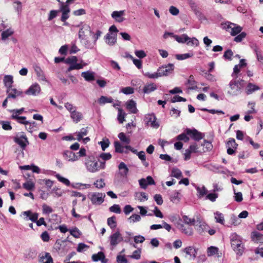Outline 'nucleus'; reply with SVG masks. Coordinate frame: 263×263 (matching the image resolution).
Wrapping results in <instances>:
<instances>
[{
  "instance_id": "nucleus-1",
  "label": "nucleus",
  "mask_w": 263,
  "mask_h": 263,
  "mask_svg": "<svg viewBox=\"0 0 263 263\" xmlns=\"http://www.w3.org/2000/svg\"><path fill=\"white\" fill-rule=\"evenodd\" d=\"M78 27H80L78 35L81 43L83 44L86 48L92 49L93 45L89 40V36L93 34V32L90 26L86 24L81 23L80 25H78Z\"/></svg>"
},
{
  "instance_id": "nucleus-2",
  "label": "nucleus",
  "mask_w": 263,
  "mask_h": 263,
  "mask_svg": "<svg viewBox=\"0 0 263 263\" xmlns=\"http://www.w3.org/2000/svg\"><path fill=\"white\" fill-rule=\"evenodd\" d=\"M231 245L236 254L241 255L243 252V245L241 238L236 233H233L230 236Z\"/></svg>"
},
{
  "instance_id": "nucleus-3",
  "label": "nucleus",
  "mask_w": 263,
  "mask_h": 263,
  "mask_svg": "<svg viewBox=\"0 0 263 263\" xmlns=\"http://www.w3.org/2000/svg\"><path fill=\"white\" fill-rule=\"evenodd\" d=\"M236 78L237 77H235V78ZM241 82H242V80H237L236 79L232 80L229 84L227 90L228 94L231 96H236L239 95L242 87Z\"/></svg>"
},
{
  "instance_id": "nucleus-4",
  "label": "nucleus",
  "mask_w": 263,
  "mask_h": 263,
  "mask_svg": "<svg viewBox=\"0 0 263 263\" xmlns=\"http://www.w3.org/2000/svg\"><path fill=\"white\" fill-rule=\"evenodd\" d=\"M85 165L88 171L95 173L99 171V163L92 155L87 156L85 160Z\"/></svg>"
},
{
  "instance_id": "nucleus-5",
  "label": "nucleus",
  "mask_w": 263,
  "mask_h": 263,
  "mask_svg": "<svg viewBox=\"0 0 263 263\" xmlns=\"http://www.w3.org/2000/svg\"><path fill=\"white\" fill-rule=\"evenodd\" d=\"M223 28L230 33L232 36H236L242 30V28L236 24L227 22L223 24Z\"/></svg>"
},
{
  "instance_id": "nucleus-6",
  "label": "nucleus",
  "mask_w": 263,
  "mask_h": 263,
  "mask_svg": "<svg viewBox=\"0 0 263 263\" xmlns=\"http://www.w3.org/2000/svg\"><path fill=\"white\" fill-rule=\"evenodd\" d=\"M4 82L5 86L7 88V92L8 93V98H15L16 90L11 89V86L13 82V77L10 75L5 76L4 78Z\"/></svg>"
},
{
  "instance_id": "nucleus-7",
  "label": "nucleus",
  "mask_w": 263,
  "mask_h": 263,
  "mask_svg": "<svg viewBox=\"0 0 263 263\" xmlns=\"http://www.w3.org/2000/svg\"><path fill=\"white\" fill-rule=\"evenodd\" d=\"M105 194L102 193H91L88 195V198L93 204L100 205L103 202Z\"/></svg>"
},
{
  "instance_id": "nucleus-8",
  "label": "nucleus",
  "mask_w": 263,
  "mask_h": 263,
  "mask_svg": "<svg viewBox=\"0 0 263 263\" xmlns=\"http://www.w3.org/2000/svg\"><path fill=\"white\" fill-rule=\"evenodd\" d=\"M176 227L182 233L187 236H192L194 234L193 229L191 226L185 224L181 223V221H178Z\"/></svg>"
},
{
  "instance_id": "nucleus-9",
  "label": "nucleus",
  "mask_w": 263,
  "mask_h": 263,
  "mask_svg": "<svg viewBox=\"0 0 263 263\" xmlns=\"http://www.w3.org/2000/svg\"><path fill=\"white\" fill-rule=\"evenodd\" d=\"M197 231L201 235H203L208 231L209 226L200 218H197L195 224Z\"/></svg>"
},
{
  "instance_id": "nucleus-10",
  "label": "nucleus",
  "mask_w": 263,
  "mask_h": 263,
  "mask_svg": "<svg viewBox=\"0 0 263 263\" xmlns=\"http://www.w3.org/2000/svg\"><path fill=\"white\" fill-rule=\"evenodd\" d=\"M174 70V65L173 64L163 65L158 68L160 77L167 76L173 73Z\"/></svg>"
},
{
  "instance_id": "nucleus-11",
  "label": "nucleus",
  "mask_w": 263,
  "mask_h": 263,
  "mask_svg": "<svg viewBox=\"0 0 263 263\" xmlns=\"http://www.w3.org/2000/svg\"><path fill=\"white\" fill-rule=\"evenodd\" d=\"M110 245L116 247L118 244L123 240L121 234L118 231H116L109 236Z\"/></svg>"
},
{
  "instance_id": "nucleus-12",
  "label": "nucleus",
  "mask_w": 263,
  "mask_h": 263,
  "mask_svg": "<svg viewBox=\"0 0 263 263\" xmlns=\"http://www.w3.org/2000/svg\"><path fill=\"white\" fill-rule=\"evenodd\" d=\"M17 144H18L22 149L21 153L17 154V156L21 155V156L23 157L24 155L23 150L25 149L26 147L29 144V141L27 137L23 134L18 138L17 137Z\"/></svg>"
},
{
  "instance_id": "nucleus-13",
  "label": "nucleus",
  "mask_w": 263,
  "mask_h": 263,
  "mask_svg": "<svg viewBox=\"0 0 263 263\" xmlns=\"http://www.w3.org/2000/svg\"><path fill=\"white\" fill-rule=\"evenodd\" d=\"M238 144L236 143L234 139L230 138L226 144L227 147V153L229 155H232L235 153Z\"/></svg>"
},
{
  "instance_id": "nucleus-14",
  "label": "nucleus",
  "mask_w": 263,
  "mask_h": 263,
  "mask_svg": "<svg viewBox=\"0 0 263 263\" xmlns=\"http://www.w3.org/2000/svg\"><path fill=\"white\" fill-rule=\"evenodd\" d=\"M41 87L37 83L33 84L26 90L25 93L27 95L36 96L40 93Z\"/></svg>"
},
{
  "instance_id": "nucleus-15",
  "label": "nucleus",
  "mask_w": 263,
  "mask_h": 263,
  "mask_svg": "<svg viewBox=\"0 0 263 263\" xmlns=\"http://www.w3.org/2000/svg\"><path fill=\"white\" fill-rule=\"evenodd\" d=\"M186 134L190 135L192 139H193L195 141H199L200 140L203 139L204 135L201 133L198 132L197 130L194 129H187Z\"/></svg>"
},
{
  "instance_id": "nucleus-16",
  "label": "nucleus",
  "mask_w": 263,
  "mask_h": 263,
  "mask_svg": "<svg viewBox=\"0 0 263 263\" xmlns=\"http://www.w3.org/2000/svg\"><path fill=\"white\" fill-rule=\"evenodd\" d=\"M140 187L142 189H145L148 185L155 184L154 180L151 176H147L146 179L142 178L139 180Z\"/></svg>"
},
{
  "instance_id": "nucleus-17",
  "label": "nucleus",
  "mask_w": 263,
  "mask_h": 263,
  "mask_svg": "<svg viewBox=\"0 0 263 263\" xmlns=\"http://www.w3.org/2000/svg\"><path fill=\"white\" fill-rule=\"evenodd\" d=\"M145 121L148 125L153 128H158L159 124L156 122V118L154 115H147L145 117Z\"/></svg>"
},
{
  "instance_id": "nucleus-18",
  "label": "nucleus",
  "mask_w": 263,
  "mask_h": 263,
  "mask_svg": "<svg viewBox=\"0 0 263 263\" xmlns=\"http://www.w3.org/2000/svg\"><path fill=\"white\" fill-rule=\"evenodd\" d=\"M125 14V10L114 11L111 13V17L118 23H122L125 20L123 17Z\"/></svg>"
},
{
  "instance_id": "nucleus-19",
  "label": "nucleus",
  "mask_w": 263,
  "mask_h": 263,
  "mask_svg": "<svg viewBox=\"0 0 263 263\" xmlns=\"http://www.w3.org/2000/svg\"><path fill=\"white\" fill-rule=\"evenodd\" d=\"M105 43L109 46L114 45L117 42V34L107 33L104 36Z\"/></svg>"
},
{
  "instance_id": "nucleus-20",
  "label": "nucleus",
  "mask_w": 263,
  "mask_h": 263,
  "mask_svg": "<svg viewBox=\"0 0 263 263\" xmlns=\"http://www.w3.org/2000/svg\"><path fill=\"white\" fill-rule=\"evenodd\" d=\"M65 159L68 161H76L79 159L77 154L70 151H66L64 153Z\"/></svg>"
},
{
  "instance_id": "nucleus-21",
  "label": "nucleus",
  "mask_w": 263,
  "mask_h": 263,
  "mask_svg": "<svg viewBox=\"0 0 263 263\" xmlns=\"http://www.w3.org/2000/svg\"><path fill=\"white\" fill-rule=\"evenodd\" d=\"M184 252L186 255L190 256V259H194L197 255V249L194 247L190 246L185 248Z\"/></svg>"
},
{
  "instance_id": "nucleus-22",
  "label": "nucleus",
  "mask_w": 263,
  "mask_h": 263,
  "mask_svg": "<svg viewBox=\"0 0 263 263\" xmlns=\"http://www.w3.org/2000/svg\"><path fill=\"white\" fill-rule=\"evenodd\" d=\"M22 214L26 217V220H30L32 222H36L39 214L36 213H32L30 211H25L22 213Z\"/></svg>"
},
{
  "instance_id": "nucleus-23",
  "label": "nucleus",
  "mask_w": 263,
  "mask_h": 263,
  "mask_svg": "<svg viewBox=\"0 0 263 263\" xmlns=\"http://www.w3.org/2000/svg\"><path fill=\"white\" fill-rule=\"evenodd\" d=\"M70 118L75 123L80 122L83 118L82 112L78 111L77 109L70 114Z\"/></svg>"
},
{
  "instance_id": "nucleus-24",
  "label": "nucleus",
  "mask_w": 263,
  "mask_h": 263,
  "mask_svg": "<svg viewBox=\"0 0 263 263\" xmlns=\"http://www.w3.org/2000/svg\"><path fill=\"white\" fill-rule=\"evenodd\" d=\"M126 106L127 109L133 114H136L138 111V109L136 107V103L133 100H130L127 101Z\"/></svg>"
},
{
  "instance_id": "nucleus-25",
  "label": "nucleus",
  "mask_w": 263,
  "mask_h": 263,
  "mask_svg": "<svg viewBox=\"0 0 263 263\" xmlns=\"http://www.w3.org/2000/svg\"><path fill=\"white\" fill-rule=\"evenodd\" d=\"M251 238L256 243H263V234L254 231L251 233Z\"/></svg>"
},
{
  "instance_id": "nucleus-26",
  "label": "nucleus",
  "mask_w": 263,
  "mask_h": 263,
  "mask_svg": "<svg viewBox=\"0 0 263 263\" xmlns=\"http://www.w3.org/2000/svg\"><path fill=\"white\" fill-rule=\"evenodd\" d=\"M95 72L91 71H86L82 72L81 76L87 82H90L95 80Z\"/></svg>"
},
{
  "instance_id": "nucleus-27",
  "label": "nucleus",
  "mask_w": 263,
  "mask_h": 263,
  "mask_svg": "<svg viewBox=\"0 0 263 263\" xmlns=\"http://www.w3.org/2000/svg\"><path fill=\"white\" fill-rule=\"evenodd\" d=\"M259 89L260 88L258 86L252 83H249L246 87V92L248 95H249Z\"/></svg>"
},
{
  "instance_id": "nucleus-28",
  "label": "nucleus",
  "mask_w": 263,
  "mask_h": 263,
  "mask_svg": "<svg viewBox=\"0 0 263 263\" xmlns=\"http://www.w3.org/2000/svg\"><path fill=\"white\" fill-rule=\"evenodd\" d=\"M39 262L40 263H53V259L49 253H45L44 255L40 256Z\"/></svg>"
},
{
  "instance_id": "nucleus-29",
  "label": "nucleus",
  "mask_w": 263,
  "mask_h": 263,
  "mask_svg": "<svg viewBox=\"0 0 263 263\" xmlns=\"http://www.w3.org/2000/svg\"><path fill=\"white\" fill-rule=\"evenodd\" d=\"M157 88V86L156 84L155 83H150L145 85L143 89V91L144 93H149L155 90H156Z\"/></svg>"
},
{
  "instance_id": "nucleus-30",
  "label": "nucleus",
  "mask_w": 263,
  "mask_h": 263,
  "mask_svg": "<svg viewBox=\"0 0 263 263\" xmlns=\"http://www.w3.org/2000/svg\"><path fill=\"white\" fill-rule=\"evenodd\" d=\"M118 167L120 171V175L123 177H126L129 170L125 163L123 162H121L119 164Z\"/></svg>"
},
{
  "instance_id": "nucleus-31",
  "label": "nucleus",
  "mask_w": 263,
  "mask_h": 263,
  "mask_svg": "<svg viewBox=\"0 0 263 263\" xmlns=\"http://www.w3.org/2000/svg\"><path fill=\"white\" fill-rule=\"evenodd\" d=\"M207 255L209 257L214 255H216L217 257H220L221 256V255L218 253V248L213 246H211L208 248Z\"/></svg>"
},
{
  "instance_id": "nucleus-32",
  "label": "nucleus",
  "mask_w": 263,
  "mask_h": 263,
  "mask_svg": "<svg viewBox=\"0 0 263 263\" xmlns=\"http://www.w3.org/2000/svg\"><path fill=\"white\" fill-rule=\"evenodd\" d=\"M135 197L136 199L138 200L140 202H144L148 200L147 195L144 192L135 193Z\"/></svg>"
},
{
  "instance_id": "nucleus-33",
  "label": "nucleus",
  "mask_w": 263,
  "mask_h": 263,
  "mask_svg": "<svg viewBox=\"0 0 263 263\" xmlns=\"http://www.w3.org/2000/svg\"><path fill=\"white\" fill-rule=\"evenodd\" d=\"M92 259L94 261H97L98 260H101L102 262L105 263L106 261H104L105 259V255L102 252H99L97 254H94L92 255Z\"/></svg>"
},
{
  "instance_id": "nucleus-34",
  "label": "nucleus",
  "mask_w": 263,
  "mask_h": 263,
  "mask_svg": "<svg viewBox=\"0 0 263 263\" xmlns=\"http://www.w3.org/2000/svg\"><path fill=\"white\" fill-rule=\"evenodd\" d=\"M114 99L111 97H107L106 96H102L99 98L98 102L99 104L103 105L106 103H112Z\"/></svg>"
},
{
  "instance_id": "nucleus-35",
  "label": "nucleus",
  "mask_w": 263,
  "mask_h": 263,
  "mask_svg": "<svg viewBox=\"0 0 263 263\" xmlns=\"http://www.w3.org/2000/svg\"><path fill=\"white\" fill-rule=\"evenodd\" d=\"M187 4L190 6L192 10L195 13L196 15L199 13H201L198 10V6L196 2L193 0H187Z\"/></svg>"
},
{
  "instance_id": "nucleus-36",
  "label": "nucleus",
  "mask_w": 263,
  "mask_h": 263,
  "mask_svg": "<svg viewBox=\"0 0 263 263\" xmlns=\"http://www.w3.org/2000/svg\"><path fill=\"white\" fill-rule=\"evenodd\" d=\"M14 32V30L10 28L3 31L2 33V40L3 41L6 40L9 37L11 36Z\"/></svg>"
},
{
  "instance_id": "nucleus-37",
  "label": "nucleus",
  "mask_w": 263,
  "mask_h": 263,
  "mask_svg": "<svg viewBox=\"0 0 263 263\" xmlns=\"http://www.w3.org/2000/svg\"><path fill=\"white\" fill-rule=\"evenodd\" d=\"M187 88L189 89H196V83L194 80V77L193 76H190L189 79L187 81Z\"/></svg>"
},
{
  "instance_id": "nucleus-38",
  "label": "nucleus",
  "mask_w": 263,
  "mask_h": 263,
  "mask_svg": "<svg viewBox=\"0 0 263 263\" xmlns=\"http://www.w3.org/2000/svg\"><path fill=\"white\" fill-rule=\"evenodd\" d=\"M118 114V120L120 123H123L125 121V117L126 116V114L121 108H117Z\"/></svg>"
},
{
  "instance_id": "nucleus-39",
  "label": "nucleus",
  "mask_w": 263,
  "mask_h": 263,
  "mask_svg": "<svg viewBox=\"0 0 263 263\" xmlns=\"http://www.w3.org/2000/svg\"><path fill=\"white\" fill-rule=\"evenodd\" d=\"M114 146L115 148V151L117 153H127V151H124V146H123L119 141H115L114 142Z\"/></svg>"
},
{
  "instance_id": "nucleus-40",
  "label": "nucleus",
  "mask_w": 263,
  "mask_h": 263,
  "mask_svg": "<svg viewBox=\"0 0 263 263\" xmlns=\"http://www.w3.org/2000/svg\"><path fill=\"white\" fill-rule=\"evenodd\" d=\"M174 37L178 43H185L190 39V37L185 34H183L180 36L175 35Z\"/></svg>"
},
{
  "instance_id": "nucleus-41",
  "label": "nucleus",
  "mask_w": 263,
  "mask_h": 263,
  "mask_svg": "<svg viewBox=\"0 0 263 263\" xmlns=\"http://www.w3.org/2000/svg\"><path fill=\"white\" fill-rule=\"evenodd\" d=\"M182 220L185 224L192 226L195 224L196 219L190 218L187 216L184 215L182 216Z\"/></svg>"
},
{
  "instance_id": "nucleus-42",
  "label": "nucleus",
  "mask_w": 263,
  "mask_h": 263,
  "mask_svg": "<svg viewBox=\"0 0 263 263\" xmlns=\"http://www.w3.org/2000/svg\"><path fill=\"white\" fill-rule=\"evenodd\" d=\"M196 190L197 193H198V196L199 198H201L203 197L205 195H206L208 193V190L205 188L204 186H202L201 187L198 186L196 187Z\"/></svg>"
},
{
  "instance_id": "nucleus-43",
  "label": "nucleus",
  "mask_w": 263,
  "mask_h": 263,
  "mask_svg": "<svg viewBox=\"0 0 263 263\" xmlns=\"http://www.w3.org/2000/svg\"><path fill=\"white\" fill-rule=\"evenodd\" d=\"M60 10L59 11L62 12V13H69L70 12V8L69 7V4L66 3H63L61 2L60 3Z\"/></svg>"
},
{
  "instance_id": "nucleus-44",
  "label": "nucleus",
  "mask_w": 263,
  "mask_h": 263,
  "mask_svg": "<svg viewBox=\"0 0 263 263\" xmlns=\"http://www.w3.org/2000/svg\"><path fill=\"white\" fill-rule=\"evenodd\" d=\"M171 175L172 177L179 179L182 177V173L178 168L174 167L172 170Z\"/></svg>"
},
{
  "instance_id": "nucleus-45",
  "label": "nucleus",
  "mask_w": 263,
  "mask_h": 263,
  "mask_svg": "<svg viewBox=\"0 0 263 263\" xmlns=\"http://www.w3.org/2000/svg\"><path fill=\"white\" fill-rule=\"evenodd\" d=\"M143 74L145 77H146L149 79H158L159 77H160L158 69H157L156 72H155L153 73L147 72L144 73Z\"/></svg>"
},
{
  "instance_id": "nucleus-46",
  "label": "nucleus",
  "mask_w": 263,
  "mask_h": 263,
  "mask_svg": "<svg viewBox=\"0 0 263 263\" xmlns=\"http://www.w3.org/2000/svg\"><path fill=\"white\" fill-rule=\"evenodd\" d=\"M201 146L203 147L202 150V152L209 151L211 150L213 147L212 143L205 140L203 141V142L201 144Z\"/></svg>"
},
{
  "instance_id": "nucleus-47",
  "label": "nucleus",
  "mask_w": 263,
  "mask_h": 263,
  "mask_svg": "<svg viewBox=\"0 0 263 263\" xmlns=\"http://www.w3.org/2000/svg\"><path fill=\"white\" fill-rule=\"evenodd\" d=\"M69 232L72 236L77 238H79L82 235L81 232L76 227L69 229Z\"/></svg>"
},
{
  "instance_id": "nucleus-48",
  "label": "nucleus",
  "mask_w": 263,
  "mask_h": 263,
  "mask_svg": "<svg viewBox=\"0 0 263 263\" xmlns=\"http://www.w3.org/2000/svg\"><path fill=\"white\" fill-rule=\"evenodd\" d=\"M193 55L194 54L193 53H187L180 54H176L175 57L178 60H183L191 58Z\"/></svg>"
},
{
  "instance_id": "nucleus-49",
  "label": "nucleus",
  "mask_w": 263,
  "mask_h": 263,
  "mask_svg": "<svg viewBox=\"0 0 263 263\" xmlns=\"http://www.w3.org/2000/svg\"><path fill=\"white\" fill-rule=\"evenodd\" d=\"M118 138L120 140L125 144H129L130 142V138L127 137L124 133H120L118 134Z\"/></svg>"
},
{
  "instance_id": "nucleus-50",
  "label": "nucleus",
  "mask_w": 263,
  "mask_h": 263,
  "mask_svg": "<svg viewBox=\"0 0 263 263\" xmlns=\"http://www.w3.org/2000/svg\"><path fill=\"white\" fill-rule=\"evenodd\" d=\"M88 130L87 127L82 128L81 129L80 131L77 134V139L78 141H80L83 139V137L84 136H86L87 134Z\"/></svg>"
},
{
  "instance_id": "nucleus-51",
  "label": "nucleus",
  "mask_w": 263,
  "mask_h": 263,
  "mask_svg": "<svg viewBox=\"0 0 263 263\" xmlns=\"http://www.w3.org/2000/svg\"><path fill=\"white\" fill-rule=\"evenodd\" d=\"M55 176L60 182L63 183L67 186L70 185V182L68 179L61 176L59 174H55Z\"/></svg>"
},
{
  "instance_id": "nucleus-52",
  "label": "nucleus",
  "mask_w": 263,
  "mask_h": 263,
  "mask_svg": "<svg viewBox=\"0 0 263 263\" xmlns=\"http://www.w3.org/2000/svg\"><path fill=\"white\" fill-rule=\"evenodd\" d=\"M109 141L107 138H104L102 141L98 143V144L101 145L103 151H105L106 148L109 146Z\"/></svg>"
},
{
  "instance_id": "nucleus-53",
  "label": "nucleus",
  "mask_w": 263,
  "mask_h": 263,
  "mask_svg": "<svg viewBox=\"0 0 263 263\" xmlns=\"http://www.w3.org/2000/svg\"><path fill=\"white\" fill-rule=\"evenodd\" d=\"M141 219L140 216L138 214H133L128 218V220L130 223H134L140 221Z\"/></svg>"
},
{
  "instance_id": "nucleus-54",
  "label": "nucleus",
  "mask_w": 263,
  "mask_h": 263,
  "mask_svg": "<svg viewBox=\"0 0 263 263\" xmlns=\"http://www.w3.org/2000/svg\"><path fill=\"white\" fill-rule=\"evenodd\" d=\"M215 219L218 223L223 224L224 217L222 213L217 212L215 213Z\"/></svg>"
},
{
  "instance_id": "nucleus-55",
  "label": "nucleus",
  "mask_w": 263,
  "mask_h": 263,
  "mask_svg": "<svg viewBox=\"0 0 263 263\" xmlns=\"http://www.w3.org/2000/svg\"><path fill=\"white\" fill-rule=\"evenodd\" d=\"M107 224L111 229H114L116 227V217L112 216L107 219Z\"/></svg>"
},
{
  "instance_id": "nucleus-56",
  "label": "nucleus",
  "mask_w": 263,
  "mask_h": 263,
  "mask_svg": "<svg viewBox=\"0 0 263 263\" xmlns=\"http://www.w3.org/2000/svg\"><path fill=\"white\" fill-rule=\"evenodd\" d=\"M109 210L111 212L117 214H120L121 213V209L119 204H114L109 208Z\"/></svg>"
},
{
  "instance_id": "nucleus-57",
  "label": "nucleus",
  "mask_w": 263,
  "mask_h": 263,
  "mask_svg": "<svg viewBox=\"0 0 263 263\" xmlns=\"http://www.w3.org/2000/svg\"><path fill=\"white\" fill-rule=\"evenodd\" d=\"M64 107L70 112V114L77 109V107L69 102H66L64 104Z\"/></svg>"
},
{
  "instance_id": "nucleus-58",
  "label": "nucleus",
  "mask_w": 263,
  "mask_h": 263,
  "mask_svg": "<svg viewBox=\"0 0 263 263\" xmlns=\"http://www.w3.org/2000/svg\"><path fill=\"white\" fill-rule=\"evenodd\" d=\"M23 186L25 189L30 191L34 188L35 185L33 182L31 181H27L23 183Z\"/></svg>"
},
{
  "instance_id": "nucleus-59",
  "label": "nucleus",
  "mask_w": 263,
  "mask_h": 263,
  "mask_svg": "<svg viewBox=\"0 0 263 263\" xmlns=\"http://www.w3.org/2000/svg\"><path fill=\"white\" fill-rule=\"evenodd\" d=\"M218 194L213 192L207 194L205 197V199L209 200L212 202H215L216 200V199L218 198Z\"/></svg>"
},
{
  "instance_id": "nucleus-60",
  "label": "nucleus",
  "mask_w": 263,
  "mask_h": 263,
  "mask_svg": "<svg viewBox=\"0 0 263 263\" xmlns=\"http://www.w3.org/2000/svg\"><path fill=\"white\" fill-rule=\"evenodd\" d=\"M180 193L178 191H175L171 197V200L174 203H177L180 200Z\"/></svg>"
},
{
  "instance_id": "nucleus-61",
  "label": "nucleus",
  "mask_w": 263,
  "mask_h": 263,
  "mask_svg": "<svg viewBox=\"0 0 263 263\" xmlns=\"http://www.w3.org/2000/svg\"><path fill=\"white\" fill-rule=\"evenodd\" d=\"M64 192L61 189L58 187H54L52 190V193L53 194L54 197H60L62 196Z\"/></svg>"
},
{
  "instance_id": "nucleus-62",
  "label": "nucleus",
  "mask_w": 263,
  "mask_h": 263,
  "mask_svg": "<svg viewBox=\"0 0 263 263\" xmlns=\"http://www.w3.org/2000/svg\"><path fill=\"white\" fill-rule=\"evenodd\" d=\"M120 92L125 95H131L134 92V89L133 87L128 86L122 88L120 90Z\"/></svg>"
},
{
  "instance_id": "nucleus-63",
  "label": "nucleus",
  "mask_w": 263,
  "mask_h": 263,
  "mask_svg": "<svg viewBox=\"0 0 263 263\" xmlns=\"http://www.w3.org/2000/svg\"><path fill=\"white\" fill-rule=\"evenodd\" d=\"M233 192L234 194V198L235 200L238 202H241L243 199L242 193L240 192H236L235 188H233Z\"/></svg>"
},
{
  "instance_id": "nucleus-64",
  "label": "nucleus",
  "mask_w": 263,
  "mask_h": 263,
  "mask_svg": "<svg viewBox=\"0 0 263 263\" xmlns=\"http://www.w3.org/2000/svg\"><path fill=\"white\" fill-rule=\"evenodd\" d=\"M141 249H138L134 251L132 255L129 256V257L133 259H139L141 257Z\"/></svg>"
}]
</instances>
